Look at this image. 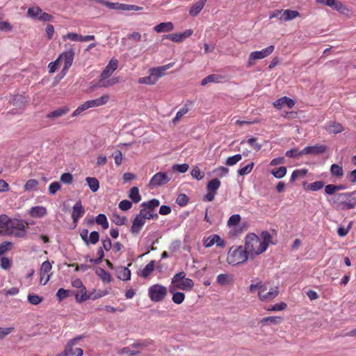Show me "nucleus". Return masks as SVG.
I'll use <instances>...</instances> for the list:
<instances>
[{"mask_svg": "<svg viewBox=\"0 0 356 356\" xmlns=\"http://www.w3.org/2000/svg\"><path fill=\"white\" fill-rule=\"evenodd\" d=\"M173 65L174 63H170L165 65L151 68L149 70V73H152V74L154 75L158 81V79L164 74L165 71L171 68Z\"/></svg>", "mask_w": 356, "mask_h": 356, "instance_id": "412c9836", "label": "nucleus"}, {"mask_svg": "<svg viewBox=\"0 0 356 356\" xmlns=\"http://www.w3.org/2000/svg\"><path fill=\"white\" fill-rule=\"evenodd\" d=\"M39 182L34 179H29L24 186V190L25 191L31 192L37 191Z\"/></svg>", "mask_w": 356, "mask_h": 356, "instance_id": "e433bc0d", "label": "nucleus"}, {"mask_svg": "<svg viewBox=\"0 0 356 356\" xmlns=\"http://www.w3.org/2000/svg\"><path fill=\"white\" fill-rule=\"evenodd\" d=\"M69 112V108L67 107H60L58 108L49 113L47 115V118L51 119V120H55L56 118H58L60 117H62L63 115L67 114Z\"/></svg>", "mask_w": 356, "mask_h": 356, "instance_id": "bb28decb", "label": "nucleus"}, {"mask_svg": "<svg viewBox=\"0 0 356 356\" xmlns=\"http://www.w3.org/2000/svg\"><path fill=\"white\" fill-rule=\"evenodd\" d=\"M43 298L36 294H29L28 296L29 302L34 305L40 304L42 301Z\"/></svg>", "mask_w": 356, "mask_h": 356, "instance_id": "680f3d73", "label": "nucleus"}, {"mask_svg": "<svg viewBox=\"0 0 356 356\" xmlns=\"http://www.w3.org/2000/svg\"><path fill=\"white\" fill-rule=\"evenodd\" d=\"M27 15L30 18L38 19L42 22H49L53 19L52 15L44 13L38 6L31 7L27 10Z\"/></svg>", "mask_w": 356, "mask_h": 356, "instance_id": "6e6552de", "label": "nucleus"}, {"mask_svg": "<svg viewBox=\"0 0 356 356\" xmlns=\"http://www.w3.org/2000/svg\"><path fill=\"white\" fill-rule=\"evenodd\" d=\"M275 49L273 45H270L261 51H255L250 53L247 61V67H251L254 65L256 60L263 59L270 55Z\"/></svg>", "mask_w": 356, "mask_h": 356, "instance_id": "0eeeda50", "label": "nucleus"}, {"mask_svg": "<svg viewBox=\"0 0 356 356\" xmlns=\"http://www.w3.org/2000/svg\"><path fill=\"white\" fill-rule=\"evenodd\" d=\"M168 290L172 294V300L174 303L179 305L184 302L185 299V294L184 293L177 291V289L170 286Z\"/></svg>", "mask_w": 356, "mask_h": 356, "instance_id": "4be33fe9", "label": "nucleus"}, {"mask_svg": "<svg viewBox=\"0 0 356 356\" xmlns=\"http://www.w3.org/2000/svg\"><path fill=\"white\" fill-rule=\"evenodd\" d=\"M99 240V234L97 231L90 232V236L87 239V243L85 244L89 245L90 244L95 245Z\"/></svg>", "mask_w": 356, "mask_h": 356, "instance_id": "de8ad7c7", "label": "nucleus"}, {"mask_svg": "<svg viewBox=\"0 0 356 356\" xmlns=\"http://www.w3.org/2000/svg\"><path fill=\"white\" fill-rule=\"evenodd\" d=\"M193 31L192 29H187L184 32L181 33H172L164 35V38L168 39L175 42H179L184 40L186 38H189L192 35Z\"/></svg>", "mask_w": 356, "mask_h": 356, "instance_id": "ddd939ff", "label": "nucleus"}, {"mask_svg": "<svg viewBox=\"0 0 356 356\" xmlns=\"http://www.w3.org/2000/svg\"><path fill=\"white\" fill-rule=\"evenodd\" d=\"M83 37L84 36H83L81 35H79L76 33H69L67 35L63 36V39L64 40L68 39V40H70L72 41H75V42H83Z\"/></svg>", "mask_w": 356, "mask_h": 356, "instance_id": "3c124183", "label": "nucleus"}, {"mask_svg": "<svg viewBox=\"0 0 356 356\" xmlns=\"http://www.w3.org/2000/svg\"><path fill=\"white\" fill-rule=\"evenodd\" d=\"M300 15V13L297 10H283V14L280 17L281 22L290 21Z\"/></svg>", "mask_w": 356, "mask_h": 356, "instance_id": "c85d7f7f", "label": "nucleus"}, {"mask_svg": "<svg viewBox=\"0 0 356 356\" xmlns=\"http://www.w3.org/2000/svg\"><path fill=\"white\" fill-rule=\"evenodd\" d=\"M248 260V252L243 246L232 247L227 254V261L229 264L236 266Z\"/></svg>", "mask_w": 356, "mask_h": 356, "instance_id": "7ed1b4c3", "label": "nucleus"}, {"mask_svg": "<svg viewBox=\"0 0 356 356\" xmlns=\"http://www.w3.org/2000/svg\"><path fill=\"white\" fill-rule=\"evenodd\" d=\"M170 178L168 177L167 173L165 172H157L150 179L149 183V186L151 188H154L155 187L161 186L166 184L169 182Z\"/></svg>", "mask_w": 356, "mask_h": 356, "instance_id": "9b49d317", "label": "nucleus"}, {"mask_svg": "<svg viewBox=\"0 0 356 356\" xmlns=\"http://www.w3.org/2000/svg\"><path fill=\"white\" fill-rule=\"evenodd\" d=\"M128 196L134 203H138L141 200L139 189L136 186H134L130 189Z\"/></svg>", "mask_w": 356, "mask_h": 356, "instance_id": "f704fd0d", "label": "nucleus"}, {"mask_svg": "<svg viewBox=\"0 0 356 356\" xmlns=\"http://www.w3.org/2000/svg\"><path fill=\"white\" fill-rule=\"evenodd\" d=\"M6 232L17 238L24 237L26 234L25 223L22 220L10 218Z\"/></svg>", "mask_w": 356, "mask_h": 356, "instance_id": "20e7f679", "label": "nucleus"}, {"mask_svg": "<svg viewBox=\"0 0 356 356\" xmlns=\"http://www.w3.org/2000/svg\"><path fill=\"white\" fill-rule=\"evenodd\" d=\"M74 57V49L72 47L63 52L58 58L60 60H64V66L62 72L65 75L71 67Z\"/></svg>", "mask_w": 356, "mask_h": 356, "instance_id": "9d476101", "label": "nucleus"}, {"mask_svg": "<svg viewBox=\"0 0 356 356\" xmlns=\"http://www.w3.org/2000/svg\"><path fill=\"white\" fill-rule=\"evenodd\" d=\"M112 221L117 225H124L126 224L127 218L114 213L112 216Z\"/></svg>", "mask_w": 356, "mask_h": 356, "instance_id": "8fccbe9b", "label": "nucleus"}, {"mask_svg": "<svg viewBox=\"0 0 356 356\" xmlns=\"http://www.w3.org/2000/svg\"><path fill=\"white\" fill-rule=\"evenodd\" d=\"M51 264L48 261H44L41 265L40 274L42 277H46L44 282L42 283L43 285H45L49 280L50 275L49 273L51 271Z\"/></svg>", "mask_w": 356, "mask_h": 356, "instance_id": "b1692460", "label": "nucleus"}, {"mask_svg": "<svg viewBox=\"0 0 356 356\" xmlns=\"http://www.w3.org/2000/svg\"><path fill=\"white\" fill-rule=\"evenodd\" d=\"M221 76L218 74H210L206 77H204L202 81L201 85L202 86H206L207 83H218L220 81Z\"/></svg>", "mask_w": 356, "mask_h": 356, "instance_id": "c9c22d12", "label": "nucleus"}, {"mask_svg": "<svg viewBox=\"0 0 356 356\" xmlns=\"http://www.w3.org/2000/svg\"><path fill=\"white\" fill-rule=\"evenodd\" d=\"M118 207L120 210H122L123 211H128L129 209H130L132 207V202L127 200H122L119 203Z\"/></svg>", "mask_w": 356, "mask_h": 356, "instance_id": "0e129e2a", "label": "nucleus"}, {"mask_svg": "<svg viewBox=\"0 0 356 356\" xmlns=\"http://www.w3.org/2000/svg\"><path fill=\"white\" fill-rule=\"evenodd\" d=\"M86 181L91 190L93 193L98 191L99 188V183L97 178L95 177H86Z\"/></svg>", "mask_w": 356, "mask_h": 356, "instance_id": "ea45409f", "label": "nucleus"}, {"mask_svg": "<svg viewBox=\"0 0 356 356\" xmlns=\"http://www.w3.org/2000/svg\"><path fill=\"white\" fill-rule=\"evenodd\" d=\"M330 172L332 176L341 177L343 175L342 166L338 164H332L330 168Z\"/></svg>", "mask_w": 356, "mask_h": 356, "instance_id": "a18cd8bd", "label": "nucleus"}, {"mask_svg": "<svg viewBox=\"0 0 356 356\" xmlns=\"http://www.w3.org/2000/svg\"><path fill=\"white\" fill-rule=\"evenodd\" d=\"M153 343L152 340L149 339H139L131 344V347L134 348H145Z\"/></svg>", "mask_w": 356, "mask_h": 356, "instance_id": "473e14b6", "label": "nucleus"}, {"mask_svg": "<svg viewBox=\"0 0 356 356\" xmlns=\"http://www.w3.org/2000/svg\"><path fill=\"white\" fill-rule=\"evenodd\" d=\"M156 78L152 75V73H150L147 76L140 78L138 80V83L147 85H154L156 83Z\"/></svg>", "mask_w": 356, "mask_h": 356, "instance_id": "49530a36", "label": "nucleus"}, {"mask_svg": "<svg viewBox=\"0 0 356 356\" xmlns=\"http://www.w3.org/2000/svg\"><path fill=\"white\" fill-rule=\"evenodd\" d=\"M247 142L250 146H251L254 150L257 152L259 151L261 149V145L257 143V138L254 137H252L249 138L248 140H243L241 142V144H243Z\"/></svg>", "mask_w": 356, "mask_h": 356, "instance_id": "37998d69", "label": "nucleus"}, {"mask_svg": "<svg viewBox=\"0 0 356 356\" xmlns=\"http://www.w3.org/2000/svg\"><path fill=\"white\" fill-rule=\"evenodd\" d=\"M242 159V156L240 154H235L232 156H229L226 160V165L229 166H232L236 164L238 161H240Z\"/></svg>", "mask_w": 356, "mask_h": 356, "instance_id": "603ef678", "label": "nucleus"}, {"mask_svg": "<svg viewBox=\"0 0 356 356\" xmlns=\"http://www.w3.org/2000/svg\"><path fill=\"white\" fill-rule=\"evenodd\" d=\"M110 99L108 94H104L95 99L88 100L90 108L98 107L106 104Z\"/></svg>", "mask_w": 356, "mask_h": 356, "instance_id": "a211bd4d", "label": "nucleus"}, {"mask_svg": "<svg viewBox=\"0 0 356 356\" xmlns=\"http://www.w3.org/2000/svg\"><path fill=\"white\" fill-rule=\"evenodd\" d=\"M285 105L289 108H291L295 105V102L291 98H289L287 97H283L278 99L273 103V106L278 109L281 108L282 106Z\"/></svg>", "mask_w": 356, "mask_h": 356, "instance_id": "6ab92c4d", "label": "nucleus"}, {"mask_svg": "<svg viewBox=\"0 0 356 356\" xmlns=\"http://www.w3.org/2000/svg\"><path fill=\"white\" fill-rule=\"evenodd\" d=\"M90 108V106L88 104V102L86 101L83 104H82L81 106H79L72 114V117H76L79 115L82 112L85 111L86 110Z\"/></svg>", "mask_w": 356, "mask_h": 356, "instance_id": "13d9d810", "label": "nucleus"}, {"mask_svg": "<svg viewBox=\"0 0 356 356\" xmlns=\"http://www.w3.org/2000/svg\"><path fill=\"white\" fill-rule=\"evenodd\" d=\"M207 1V0H199L195 3L189 10V14L193 17L197 16L204 8Z\"/></svg>", "mask_w": 356, "mask_h": 356, "instance_id": "cd10ccee", "label": "nucleus"}, {"mask_svg": "<svg viewBox=\"0 0 356 356\" xmlns=\"http://www.w3.org/2000/svg\"><path fill=\"white\" fill-rule=\"evenodd\" d=\"M174 25L172 22H162L154 27V30L157 33L169 32L172 31Z\"/></svg>", "mask_w": 356, "mask_h": 356, "instance_id": "c756f323", "label": "nucleus"}, {"mask_svg": "<svg viewBox=\"0 0 356 356\" xmlns=\"http://www.w3.org/2000/svg\"><path fill=\"white\" fill-rule=\"evenodd\" d=\"M95 222L97 224L101 225L103 229L108 228V222L105 214L100 213L97 215L95 218Z\"/></svg>", "mask_w": 356, "mask_h": 356, "instance_id": "a19ab883", "label": "nucleus"}, {"mask_svg": "<svg viewBox=\"0 0 356 356\" xmlns=\"http://www.w3.org/2000/svg\"><path fill=\"white\" fill-rule=\"evenodd\" d=\"M253 167H254V163L252 162V163L248 164L247 165H245V167L239 168L238 170V174L241 176L248 175V174L250 173V172L252 170Z\"/></svg>", "mask_w": 356, "mask_h": 356, "instance_id": "bf43d9fd", "label": "nucleus"}, {"mask_svg": "<svg viewBox=\"0 0 356 356\" xmlns=\"http://www.w3.org/2000/svg\"><path fill=\"white\" fill-rule=\"evenodd\" d=\"M146 37H147L146 33L143 34V35L142 36L141 34L138 32H133L131 33L128 34V35H127L128 39L132 40L135 42L140 41L143 38V40L146 41Z\"/></svg>", "mask_w": 356, "mask_h": 356, "instance_id": "864d4df0", "label": "nucleus"}, {"mask_svg": "<svg viewBox=\"0 0 356 356\" xmlns=\"http://www.w3.org/2000/svg\"><path fill=\"white\" fill-rule=\"evenodd\" d=\"M170 286H172L177 289L187 291L193 289V287L194 286V282L191 278L184 279L181 280L180 281H178L177 282H171Z\"/></svg>", "mask_w": 356, "mask_h": 356, "instance_id": "4468645a", "label": "nucleus"}, {"mask_svg": "<svg viewBox=\"0 0 356 356\" xmlns=\"http://www.w3.org/2000/svg\"><path fill=\"white\" fill-rule=\"evenodd\" d=\"M96 274L102 279L104 282L110 283L112 281V277L110 273L106 272L102 268H97L95 270Z\"/></svg>", "mask_w": 356, "mask_h": 356, "instance_id": "72a5a7b5", "label": "nucleus"}, {"mask_svg": "<svg viewBox=\"0 0 356 356\" xmlns=\"http://www.w3.org/2000/svg\"><path fill=\"white\" fill-rule=\"evenodd\" d=\"M116 273L118 278L120 280L128 281L131 279V270L127 267H118Z\"/></svg>", "mask_w": 356, "mask_h": 356, "instance_id": "a878e982", "label": "nucleus"}, {"mask_svg": "<svg viewBox=\"0 0 356 356\" xmlns=\"http://www.w3.org/2000/svg\"><path fill=\"white\" fill-rule=\"evenodd\" d=\"M268 282L259 281V291H258V298L261 301L269 302L275 298L280 293L278 286H275L269 289V291L266 293L268 289Z\"/></svg>", "mask_w": 356, "mask_h": 356, "instance_id": "39448f33", "label": "nucleus"}, {"mask_svg": "<svg viewBox=\"0 0 356 356\" xmlns=\"http://www.w3.org/2000/svg\"><path fill=\"white\" fill-rule=\"evenodd\" d=\"M307 173V170L306 169H301V170H294L291 176V181H294L298 177H305Z\"/></svg>", "mask_w": 356, "mask_h": 356, "instance_id": "6e6d98bb", "label": "nucleus"}, {"mask_svg": "<svg viewBox=\"0 0 356 356\" xmlns=\"http://www.w3.org/2000/svg\"><path fill=\"white\" fill-rule=\"evenodd\" d=\"M220 181L218 179H213L208 182L207 185V191H211L216 193V191L220 188Z\"/></svg>", "mask_w": 356, "mask_h": 356, "instance_id": "58836bf2", "label": "nucleus"}, {"mask_svg": "<svg viewBox=\"0 0 356 356\" xmlns=\"http://www.w3.org/2000/svg\"><path fill=\"white\" fill-rule=\"evenodd\" d=\"M119 354H127L131 356L138 355L140 353V350H131L129 347H124L118 352Z\"/></svg>", "mask_w": 356, "mask_h": 356, "instance_id": "e2e57ef3", "label": "nucleus"}, {"mask_svg": "<svg viewBox=\"0 0 356 356\" xmlns=\"http://www.w3.org/2000/svg\"><path fill=\"white\" fill-rule=\"evenodd\" d=\"M168 293V289L161 284H156L149 287L148 296L150 300L154 302H161Z\"/></svg>", "mask_w": 356, "mask_h": 356, "instance_id": "423d86ee", "label": "nucleus"}, {"mask_svg": "<svg viewBox=\"0 0 356 356\" xmlns=\"http://www.w3.org/2000/svg\"><path fill=\"white\" fill-rule=\"evenodd\" d=\"M241 220V218L239 214L232 215L227 221V225L229 227L235 226L240 222Z\"/></svg>", "mask_w": 356, "mask_h": 356, "instance_id": "052dcab7", "label": "nucleus"}, {"mask_svg": "<svg viewBox=\"0 0 356 356\" xmlns=\"http://www.w3.org/2000/svg\"><path fill=\"white\" fill-rule=\"evenodd\" d=\"M280 321H281V317L268 316V317H265V318H263L262 319H261L260 323H261L264 325H266L268 323L276 325V324H278L280 322Z\"/></svg>", "mask_w": 356, "mask_h": 356, "instance_id": "c03bdc74", "label": "nucleus"}, {"mask_svg": "<svg viewBox=\"0 0 356 356\" xmlns=\"http://www.w3.org/2000/svg\"><path fill=\"white\" fill-rule=\"evenodd\" d=\"M137 214L140 215V217L145 221L146 220L150 219L156 220L159 218V215L157 213H156L154 211H150L147 207H143V209H141L139 213Z\"/></svg>", "mask_w": 356, "mask_h": 356, "instance_id": "393cba45", "label": "nucleus"}, {"mask_svg": "<svg viewBox=\"0 0 356 356\" xmlns=\"http://www.w3.org/2000/svg\"><path fill=\"white\" fill-rule=\"evenodd\" d=\"M121 81L119 76L110 77L106 75L100 74L98 78V81L96 85L91 87L92 89L98 88H110L115 84H118Z\"/></svg>", "mask_w": 356, "mask_h": 356, "instance_id": "1a4fd4ad", "label": "nucleus"}, {"mask_svg": "<svg viewBox=\"0 0 356 356\" xmlns=\"http://www.w3.org/2000/svg\"><path fill=\"white\" fill-rule=\"evenodd\" d=\"M102 294H99L95 296L92 299L101 298ZM76 300L78 302H83L88 299L92 298L91 295L87 294V291L86 287H83L82 289H80L79 291L75 295Z\"/></svg>", "mask_w": 356, "mask_h": 356, "instance_id": "5701e85b", "label": "nucleus"}, {"mask_svg": "<svg viewBox=\"0 0 356 356\" xmlns=\"http://www.w3.org/2000/svg\"><path fill=\"white\" fill-rule=\"evenodd\" d=\"M118 66V60L112 58L107 65L105 67L101 74L111 76L112 74L117 70Z\"/></svg>", "mask_w": 356, "mask_h": 356, "instance_id": "aec40b11", "label": "nucleus"}, {"mask_svg": "<svg viewBox=\"0 0 356 356\" xmlns=\"http://www.w3.org/2000/svg\"><path fill=\"white\" fill-rule=\"evenodd\" d=\"M261 235L262 238L254 233L248 234L245 237L244 248L251 257L265 252L270 243L272 236L268 232H263Z\"/></svg>", "mask_w": 356, "mask_h": 356, "instance_id": "f257e3e1", "label": "nucleus"}, {"mask_svg": "<svg viewBox=\"0 0 356 356\" xmlns=\"http://www.w3.org/2000/svg\"><path fill=\"white\" fill-rule=\"evenodd\" d=\"M160 204V202L157 199H152L147 202H144L141 204V207H147L150 211H154L156 207H158Z\"/></svg>", "mask_w": 356, "mask_h": 356, "instance_id": "79ce46f5", "label": "nucleus"}, {"mask_svg": "<svg viewBox=\"0 0 356 356\" xmlns=\"http://www.w3.org/2000/svg\"><path fill=\"white\" fill-rule=\"evenodd\" d=\"M84 213L85 209L82 206L81 202L79 200L74 204L72 208V218L75 226L76 225L79 219L81 218Z\"/></svg>", "mask_w": 356, "mask_h": 356, "instance_id": "dca6fc26", "label": "nucleus"}, {"mask_svg": "<svg viewBox=\"0 0 356 356\" xmlns=\"http://www.w3.org/2000/svg\"><path fill=\"white\" fill-rule=\"evenodd\" d=\"M324 186V183L322 181H317L310 184L308 186V188L312 191H317L321 189Z\"/></svg>", "mask_w": 356, "mask_h": 356, "instance_id": "338daca9", "label": "nucleus"}, {"mask_svg": "<svg viewBox=\"0 0 356 356\" xmlns=\"http://www.w3.org/2000/svg\"><path fill=\"white\" fill-rule=\"evenodd\" d=\"M325 129L330 134H339L343 131L341 124L335 122H332L326 125Z\"/></svg>", "mask_w": 356, "mask_h": 356, "instance_id": "2f4dec72", "label": "nucleus"}, {"mask_svg": "<svg viewBox=\"0 0 356 356\" xmlns=\"http://www.w3.org/2000/svg\"><path fill=\"white\" fill-rule=\"evenodd\" d=\"M286 168L285 166H281L276 170H273L271 174L277 179L284 177L286 174Z\"/></svg>", "mask_w": 356, "mask_h": 356, "instance_id": "09e8293b", "label": "nucleus"}, {"mask_svg": "<svg viewBox=\"0 0 356 356\" xmlns=\"http://www.w3.org/2000/svg\"><path fill=\"white\" fill-rule=\"evenodd\" d=\"M191 175L193 178L197 180H201L204 177V173L200 171L197 166L193 168L191 172Z\"/></svg>", "mask_w": 356, "mask_h": 356, "instance_id": "774afa93", "label": "nucleus"}, {"mask_svg": "<svg viewBox=\"0 0 356 356\" xmlns=\"http://www.w3.org/2000/svg\"><path fill=\"white\" fill-rule=\"evenodd\" d=\"M230 281V276L228 274H220L217 276L216 282L220 285L228 284Z\"/></svg>", "mask_w": 356, "mask_h": 356, "instance_id": "4d7b16f0", "label": "nucleus"}, {"mask_svg": "<svg viewBox=\"0 0 356 356\" xmlns=\"http://www.w3.org/2000/svg\"><path fill=\"white\" fill-rule=\"evenodd\" d=\"M189 169V165L187 163L183 164H174L172 166V171H177L180 173H184Z\"/></svg>", "mask_w": 356, "mask_h": 356, "instance_id": "5fc2aeb1", "label": "nucleus"}, {"mask_svg": "<svg viewBox=\"0 0 356 356\" xmlns=\"http://www.w3.org/2000/svg\"><path fill=\"white\" fill-rule=\"evenodd\" d=\"M327 147L323 145H316L314 146H307L300 151V154L318 155L326 152Z\"/></svg>", "mask_w": 356, "mask_h": 356, "instance_id": "2eb2a0df", "label": "nucleus"}, {"mask_svg": "<svg viewBox=\"0 0 356 356\" xmlns=\"http://www.w3.org/2000/svg\"><path fill=\"white\" fill-rule=\"evenodd\" d=\"M316 3L326 5L342 14L349 10L347 7L344 6L341 2L337 0H316Z\"/></svg>", "mask_w": 356, "mask_h": 356, "instance_id": "f8f14e48", "label": "nucleus"}, {"mask_svg": "<svg viewBox=\"0 0 356 356\" xmlns=\"http://www.w3.org/2000/svg\"><path fill=\"white\" fill-rule=\"evenodd\" d=\"M146 221L143 219L140 215L136 214L132 221V225L130 228L131 233L138 234L142 230Z\"/></svg>", "mask_w": 356, "mask_h": 356, "instance_id": "f3484780", "label": "nucleus"}, {"mask_svg": "<svg viewBox=\"0 0 356 356\" xmlns=\"http://www.w3.org/2000/svg\"><path fill=\"white\" fill-rule=\"evenodd\" d=\"M30 214L33 217L42 218L47 214V209L42 206L33 207L31 209Z\"/></svg>", "mask_w": 356, "mask_h": 356, "instance_id": "7c9ffc66", "label": "nucleus"}, {"mask_svg": "<svg viewBox=\"0 0 356 356\" xmlns=\"http://www.w3.org/2000/svg\"><path fill=\"white\" fill-rule=\"evenodd\" d=\"M176 202L181 207L186 206L188 202V197L186 194H180L178 195Z\"/></svg>", "mask_w": 356, "mask_h": 356, "instance_id": "69168bd1", "label": "nucleus"}, {"mask_svg": "<svg viewBox=\"0 0 356 356\" xmlns=\"http://www.w3.org/2000/svg\"><path fill=\"white\" fill-rule=\"evenodd\" d=\"M330 204L337 210H350L356 207V191L338 193L328 200Z\"/></svg>", "mask_w": 356, "mask_h": 356, "instance_id": "f03ea898", "label": "nucleus"}, {"mask_svg": "<svg viewBox=\"0 0 356 356\" xmlns=\"http://www.w3.org/2000/svg\"><path fill=\"white\" fill-rule=\"evenodd\" d=\"M154 269V261H151L148 263L145 268L140 272L139 275L146 278L147 277Z\"/></svg>", "mask_w": 356, "mask_h": 356, "instance_id": "4c0bfd02", "label": "nucleus"}]
</instances>
